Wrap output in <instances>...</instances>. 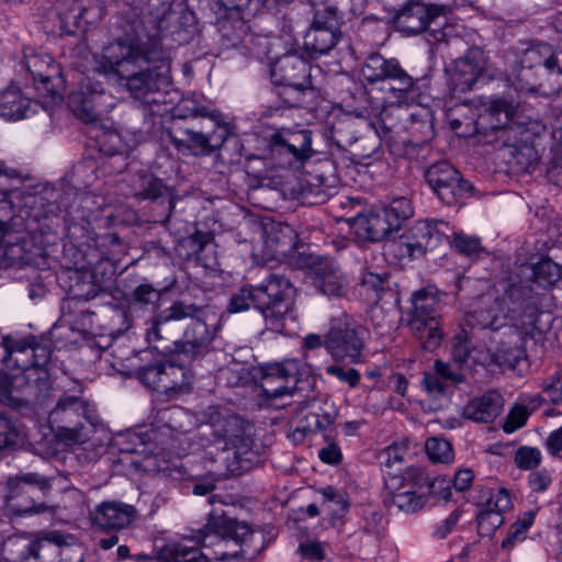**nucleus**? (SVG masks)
<instances>
[{
    "instance_id": "nucleus-1",
    "label": "nucleus",
    "mask_w": 562,
    "mask_h": 562,
    "mask_svg": "<svg viewBox=\"0 0 562 562\" xmlns=\"http://www.w3.org/2000/svg\"><path fill=\"white\" fill-rule=\"evenodd\" d=\"M113 218L111 209L97 204V198L90 194L76 195L65 210V237L76 249V268L67 274L63 311L82 325L91 324L94 313L79 307L80 303L108 295L106 290L125 254L119 235L106 232Z\"/></svg>"
},
{
    "instance_id": "nucleus-2",
    "label": "nucleus",
    "mask_w": 562,
    "mask_h": 562,
    "mask_svg": "<svg viewBox=\"0 0 562 562\" xmlns=\"http://www.w3.org/2000/svg\"><path fill=\"white\" fill-rule=\"evenodd\" d=\"M110 75L116 76L134 99L147 104L156 102L149 99L151 94L171 85L167 59L156 63L138 44L116 38L104 46L98 70L83 75L78 88L67 97L69 109L80 121L97 122L112 105L106 103L112 97L105 92L104 83L100 80Z\"/></svg>"
},
{
    "instance_id": "nucleus-3",
    "label": "nucleus",
    "mask_w": 562,
    "mask_h": 562,
    "mask_svg": "<svg viewBox=\"0 0 562 562\" xmlns=\"http://www.w3.org/2000/svg\"><path fill=\"white\" fill-rule=\"evenodd\" d=\"M256 532L245 521L229 516L226 512L213 509L206 524L194 530L182 541H171L157 549L158 562H226L251 560L260 548H251Z\"/></svg>"
},
{
    "instance_id": "nucleus-4",
    "label": "nucleus",
    "mask_w": 562,
    "mask_h": 562,
    "mask_svg": "<svg viewBox=\"0 0 562 562\" xmlns=\"http://www.w3.org/2000/svg\"><path fill=\"white\" fill-rule=\"evenodd\" d=\"M49 347L32 342L22 372L9 373L0 369V403L22 417H33L52 390L47 364Z\"/></svg>"
},
{
    "instance_id": "nucleus-5",
    "label": "nucleus",
    "mask_w": 562,
    "mask_h": 562,
    "mask_svg": "<svg viewBox=\"0 0 562 562\" xmlns=\"http://www.w3.org/2000/svg\"><path fill=\"white\" fill-rule=\"evenodd\" d=\"M203 314L204 307L176 300L151 318L150 326L146 328V341L151 345L168 340L164 335V327L169 322L191 318L182 338L167 345L172 350L173 357H178L189 368L193 361L215 350L213 342L217 328L211 329L202 317Z\"/></svg>"
},
{
    "instance_id": "nucleus-6",
    "label": "nucleus",
    "mask_w": 562,
    "mask_h": 562,
    "mask_svg": "<svg viewBox=\"0 0 562 562\" xmlns=\"http://www.w3.org/2000/svg\"><path fill=\"white\" fill-rule=\"evenodd\" d=\"M135 352L136 363L127 364L130 374L146 389L175 395L190 386L191 370L172 350L157 344Z\"/></svg>"
},
{
    "instance_id": "nucleus-7",
    "label": "nucleus",
    "mask_w": 562,
    "mask_h": 562,
    "mask_svg": "<svg viewBox=\"0 0 562 562\" xmlns=\"http://www.w3.org/2000/svg\"><path fill=\"white\" fill-rule=\"evenodd\" d=\"M313 133L310 130L283 128V198L306 199L310 195L326 198L324 180L317 176H306L305 168L315 155Z\"/></svg>"
},
{
    "instance_id": "nucleus-8",
    "label": "nucleus",
    "mask_w": 562,
    "mask_h": 562,
    "mask_svg": "<svg viewBox=\"0 0 562 562\" xmlns=\"http://www.w3.org/2000/svg\"><path fill=\"white\" fill-rule=\"evenodd\" d=\"M495 295L507 311L509 329L522 335H533L539 315V299L519 270L510 273L495 286Z\"/></svg>"
},
{
    "instance_id": "nucleus-9",
    "label": "nucleus",
    "mask_w": 562,
    "mask_h": 562,
    "mask_svg": "<svg viewBox=\"0 0 562 562\" xmlns=\"http://www.w3.org/2000/svg\"><path fill=\"white\" fill-rule=\"evenodd\" d=\"M52 479L38 472H20L10 475L5 483V507L12 516L25 517L40 514L54 515L56 507L46 498L53 490Z\"/></svg>"
},
{
    "instance_id": "nucleus-10",
    "label": "nucleus",
    "mask_w": 562,
    "mask_h": 562,
    "mask_svg": "<svg viewBox=\"0 0 562 562\" xmlns=\"http://www.w3.org/2000/svg\"><path fill=\"white\" fill-rule=\"evenodd\" d=\"M540 72L557 77V83L562 87V68L550 45L532 44L525 48L515 61L513 86L522 93H536L541 88L538 79Z\"/></svg>"
},
{
    "instance_id": "nucleus-11",
    "label": "nucleus",
    "mask_w": 562,
    "mask_h": 562,
    "mask_svg": "<svg viewBox=\"0 0 562 562\" xmlns=\"http://www.w3.org/2000/svg\"><path fill=\"white\" fill-rule=\"evenodd\" d=\"M412 306L406 313V325L420 341L425 350L438 348L443 338L439 314V299L429 289L416 291L412 296Z\"/></svg>"
},
{
    "instance_id": "nucleus-12",
    "label": "nucleus",
    "mask_w": 562,
    "mask_h": 562,
    "mask_svg": "<svg viewBox=\"0 0 562 562\" xmlns=\"http://www.w3.org/2000/svg\"><path fill=\"white\" fill-rule=\"evenodd\" d=\"M414 213L412 202L404 196L395 198L389 205L374 207L351 220V228L362 240L380 241L401 227Z\"/></svg>"
},
{
    "instance_id": "nucleus-13",
    "label": "nucleus",
    "mask_w": 562,
    "mask_h": 562,
    "mask_svg": "<svg viewBox=\"0 0 562 562\" xmlns=\"http://www.w3.org/2000/svg\"><path fill=\"white\" fill-rule=\"evenodd\" d=\"M281 274L270 273L258 285L244 284L232 293L226 311L229 314L258 310L271 324L281 319Z\"/></svg>"
},
{
    "instance_id": "nucleus-14",
    "label": "nucleus",
    "mask_w": 562,
    "mask_h": 562,
    "mask_svg": "<svg viewBox=\"0 0 562 562\" xmlns=\"http://www.w3.org/2000/svg\"><path fill=\"white\" fill-rule=\"evenodd\" d=\"M251 429L243 417L231 416L221 430L223 449L232 451L225 459L226 471L232 476H240L260 462V454L254 449Z\"/></svg>"
},
{
    "instance_id": "nucleus-15",
    "label": "nucleus",
    "mask_w": 562,
    "mask_h": 562,
    "mask_svg": "<svg viewBox=\"0 0 562 562\" xmlns=\"http://www.w3.org/2000/svg\"><path fill=\"white\" fill-rule=\"evenodd\" d=\"M448 223L443 221H416L397 238L389 241L387 250L400 260L418 259L448 238Z\"/></svg>"
},
{
    "instance_id": "nucleus-16",
    "label": "nucleus",
    "mask_w": 562,
    "mask_h": 562,
    "mask_svg": "<svg viewBox=\"0 0 562 562\" xmlns=\"http://www.w3.org/2000/svg\"><path fill=\"white\" fill-rule=\"evenodd\" d=\"M209 122V128L188 127L180 132L181 136L170 134L175 148L184 155L193 156H210L220 149L233 134L232 127L218 110H213L212 120Z\"/></svg>"
},
{
    "instance_id": "nucleus-17",
    "label": "nucleus",
    "mask_w": 562,
    "mask_h": 562,
    "mask_svg": "<svg viewBox=\"0 0 562 562\" xmlns=\"http://www.w3.org/2000/svg\"><path fill=\"white\" fill-rule=\"evenodd\" d=\"M137 516L136 507L122 501H102L95 505L89 513L91 527L109 535L99 540V547L103 550L112 549L119 542L117 532L131 527Z\"/></svg>"
},
{
    "instance_id": "nucleus-18",
    "label": "nucleus",
    "mask_w": 562,
    "mask_h": 562,
    "mask_svg": "<svg viewBox=\"0 0 562 562\" xmlns=\"http://www.w3.org/2000/svg\"><path fill=\"white\" fill-rule=\"evenodd\" d=\"M342 14L335 5H326L313 14L311 27L304 34V49L311 58L327 55L341 36Z\"/></svg>"
},
{
    "instance_id": "nucleus-19",
    "label": "nucleus",
    "mask_w": 562,
    "mask_h": 562,
    "mask_svg": "<svg viewBox=\"0 0 562 562\" xmlns=\"http://www.w3.org/2000/svg\"><path fill=\"white\" fill-rule=\"evenodd\" d=\"M21 66L25 69L33 82L36 92L43 98L52 101L63 99L66 89V79L61 72L60 65L49 54L24 53Z\"/></svg>"
},
{
    "instance_id": "nucleus-20",
    "label": "nucleus",
    "mask_w": 562,
    "mask_h": 562,
    "mask_svg": "<svg viewBox=\"0 0 562 562\" xmlns=\"http://www.w3.org/2000/svg\"><path fill=\"white\" fill-rule=\"evenodd\" d=\"M177 284V278H166L164 283H153L148 278L138 274L131 276L125 282V300L132 311H147L151 317L147 322L150 326L151 318L162 310L161 303L167 293Z\"/></svg>"
},
{
    "instance_id": "nucleus-21",
    "label": "nucleus",
    "mask_w": 562,
    "mask_h": 562,
    "mask_svg": "<svg viewBox=\"0 0 562 562\" xmlns=\"http://www.w3.org/2000/svg\"><path fill=\"white\" fill-rule=\"evenodd\" d=\"M367 329L349 323L333 324L325 336L324 347L337 361L363 362Z\"/></svg>"
},
{
    "instance_id": "nucleus-22",
    "label": "nucleus",
    "mask_w": 562,
    "mask_h": 562,
    "mask_svg": "<svg viewBox=\"0 0 562 562\" xmlns=\"http://www.w3.org/2000/svg\"><path fill=\"white\" fill-rule=\"evenodd\" d=\"M280 0H217L212 10L221 32L227 36L226 30L245 32L246 22L260 9L279 12Z\"/></svg>"
},
{
    "instance_id": "nucleus-23",
    "label": "nucleus",
    "mask_w": 562,
    "mask_h": 562,
    "mask_svg": "<svg viewBox=\"0 0 562 562\" xmlns=\"http://www.w3.org/2000/svg\"><path fill=\"white\" fill-rule=\"evenodd\" d=\"M132 187L136 200L149 201L158 209V218H155V222L162 225L170 222L177 203V194L172 187L151 172L137 173Z\"/></svg>"
},
{
    "instance_id": "nucleus-24",
    "label": "nucleus",
    "mask_w": 562,
    "mask_h": 562,
    "mask_svg": "<svg viewBox=\"0 0 562 562\" xmlns=\"http://www.w3.org/2000/svg\"><path fill=\"white\" fill-rule=\"evenodd\" d=\"M314 94L310 63L296 54L283 55V106H303Z\"/></svg>"
},
{
    "instance_id": "nucleus-25",
    "label": "nucleus",
    "mask_w": 562,
    "mask_h": 562,
    "mask_svg": "<svg viewBox=\"0 0 562 562\" xmlns=\"http://www.w3.org/2000/svg\"><path fill=\"white\" fill-rule=\"evenodd\" d=\"M156 35L160 40L170 38L176 45L189 44L198 32L192 11H178L172 3L162 2L154 18Z\"/></svg>"
},
{
    "instance_id": "nucleus-26",
    "label": "nucleus",
    "mask_w": 562,
    "mask_h": 562,
    "mask_svg": "<svg viewBox=\"0 0 562 562\" xmlns=\"http://www.w3.org/2000/svg\"><path fill=\"white\" fill-rule=\"evenodd\" d=\"M427 183L447 205H454L469 196L472 186L448 161L429 166L425 172Z\"/></svg>"
},
{
    "instance_id": "nucleus-27",
    "label": "nucleus",
    "mask_w": 562,
    "mask_h": 562,
    "mask_svg": "<svg viewBox=\"0 0 562 562\" xmlns=\"http://www.w3.org/2000/svg\"><path fill=\"white\" fill-rule=\"evenodd\" d=\"M518 103L506 97H493L485 104L475 109V119L469 134L497 137L499 131L515 115Z\"/></svg>"
},
{
    "instance_id": "nucleus-28",
    "label": "nucleus",
    "mask_w": 562,
    "mask_h": 562,
    "mask_svg": "<svg viewBox=\"0 0 562 562\" xmlns=\"http://www.w3.org/2000/svg\"><path fill=\"white\" fill-rule=\"evenodd\" d=\"M315 406H308L302 414H294L289 418L288 438L295 445L304 441L308 434L327 429L331 426L337 417V413L331 404L316 401Z\"/></svg>"
},
{
    "instance_id": "nucleus-29",
    "label": "nucleus",
    "mask_w": 562,
    "mask_h": 562,
    "mask_svg": "<svg viewBox=\"0 0 562 562\" xmlns=\"http://www.w3.org/2000/svg\"><path fill=\"white\" fill-rule=\"evenodd\" d=\"M311 384L303 380L296 360L283 361V411L286 417L302 414L308 406H315L314 395L305 394Z\"/></svg>"
},
{
    "instance_id": "nucleus-30",
    "label": "nucleus",
    "mask_w": 562,
    "mask_h": 562,
    "mask_svg": "<svg viewBox=\"0 0 562 562\" xmlns=\"http://www.w3.org/2000/svg\"><path fill=\"white\" fill-rule=\"evenodd\" d=\"M90 409L88 402L77 395L63 394L55 407L49 412V422L56 424L60 431L69 432L68 438L83 427V420L90 422Z\"/></svg>"
},
{
    "instance_id": "nucleus-31",
    "label": "nucleus",
    "mask_w": 562,
    "mask_h": 562,
    "mask_svg": "<svg viewBox=\"0 0 562 562\" xmlns=\"http://www.w3.org/2000/svg\"><path fill=\"white\" fill-rule=\"evenodd\" d=\"M442 13L441 7L408 0L395 11L393 21L400 32L413 35L426 31Z\"/></svg>"
},
{
    "instance_id": "nucleus-32",
    "label": "nucleus",
    "mask_w": 562,
    "mask_h": 562,
    "mask_svg": "<svg viewBox=\"0 0 562 562\" xmlns=\"http://www.w3.org/2000/svg\"><path fill=\"white\" fill-rule=\"evenodd\" d=\"M424 482H426L425 473L418 469H409L404 477H392L389 485L396 490L393 493V504L407 514L422 509L427 502L425 495L418 491Z\"/></svg>"
},
{
    "instance_id": "nucleus-33",
    "label": "nucleus",
    "mask_w": 562,
    "mask_h": 562,
    "mask_svg": "<svg viewBox=\"0 0 562 562\" xmlns=\"http://www.w3.org/2000/svg\"><path fill=\"white\" fill-rule=\"evenodd\" d=\"M496 139L501 140L504 146L512 148V156L522 168L527 169L537 161V151L530 145L531 135L529 131L520 123L515 122L514 116L499 131Z\"/></svg>"
},
{
    "instance_id": "nucleus-34",
    "label": "nucleus",
    "mask_w": 562,
    "mask_h": 562,
    "mask_svg": "<svg viewBox=\"0 0 562 562\" xmlns=\"http://www.w3.org/2000/svg\"><path fill=\"white\" fill-rule=\"evenodd\" d=\"M482 52L471 49L465 56L452 64L449 72V86L453 93L470 91L482 74Z\"/></svg>"
},
{
    "instance_id": "nucleus-35",
    "label": "nucleus",
    "mask_w": 562,
    "mask_h": 562,
    "mask_svg": "<svg viewBox=\"0 0 562 562\" xmlns=\"http://www.w3.org/2000/svg\"><path fill=\"white\" fill-rule=\"evenodd\" d=\"M494 293L483 294L477 303L476 307L468 313L467 323L470 326H476L480 328H491L498 330L509 324V316L507 311L501 304V302Z\"/></svg>"
},
{
    "instance_id": "nucleus-36",
    "label": "nucleus",
    "mask_w": 562,
    "mask_h": 562,
    "mask_svg": "<svg viewBox=\"0 0 562 562\" xmlns=\"http://www.w3.org/2000/svg\"><path fill=\"white\" fill-rule=\"evenodd\" d=\"M37 112V104L25 97L15 86L0 90V117L8 122H16L31 117Z\"/></svg>"
},
{
    "instance_id": "nucleus-37",
    "label": "nucleus",
    "mask_w": 562,
    "mask_h": 562,
    "mask_svg": "<svg viewBox=\"0 0 562 562\" xmlns=\"http://www.w3.org/2000/svg\"><path fill=\"white\" fill-rule=\"evenodd\" d=\"M504 406L503 395L494 390L472 398L463 408V416L476 423H492L502 413Z\"/></svg>"
},
{
    "instance_id": "nucleus-38",
    "label": "nucleus",
    "mask_w": 562,
    "mask_h": 562,
    "mask_svg": "<svg viewBox=\"0 0 562 562\" xmlns=\"http://www.w3.org/2000/svg\"><path fill=\"white\" fill-rule=\"evenodd\" d=\"M518 270L531 285L536 283L539 286L549 288L562 279V266L549 257H542L535 263L521 265Z\"/></svg>"
},
{
    "instance_id": "nucleus-39",
    "label": "nucleus",
    "mask_w": 562,
    "mask_h": 562,
    "mask_svg": "<svg viewBox=\"0 0 562 562\" xmlns=\"http://www.w3.org/2000/svg\"><path fill=\"white\" fill-rule=\"evenodd\" d=\"M249 373L252 381L260 386V397L263 405H269L271 400L281 397L280 383L269 387L273 382H278L281 379V362L252 367Z\"/></svg>"
},
{
    "instance_id": "nucleus-40",
    "label": "nucleus",
    "mask_w": 562,
    "mask_h": 562,
    "mask_svg": "<svg viewBox=\"0 0 562 562\" xmlns=\"http://www.w3.org/2000/svg\"><path fill=\"white\" fill-rule=\"evenodd\" d=\"M381 89L390 103L403 104L414 99L416 80L401 67L382 83Z\"/></svg>"
},
{
    "instance_id": "nucleus-41",
    "label": "nucleus",
    "mask_w": 562,
    "mask_h": 562,
    "mask_svg": "<svg viewBox=\"0 0 562 562\" xmlns=\"http://www.w3.org/2000/svg\"><path fill=\"white\" fill-rule=\"evenodd\" d=\"M401 67L402 65L396 58H385L381 54L374 53L366 59L361 72L370 83H384Z\"/></svg>"
},
{
    "instance_id": "nucleus-42",
    "label": "nucleus",
    "mask_w": 562,
    "mask_h": 562,
    "mask_svg": "<svg viewBox=\"0 0 562 562\" xmlns=\"http://www.w3.org/2000/svg\"><path fill=\"white\" fill-rule=\"evenodd\" d=\"M33 341V336L22 339H14L10 336L3 337L2 342L5 355L3 356L2 364L9 370L22 372L24 363L29 358Z\"/></svg>"
},
{
    "instance_id": "nucleus-43",
    "label": "nucleus",
    "mask_w": 562,
    "mask_h": 562,
    "mask_svg": "<svg viewBox=\"0 0 562 562\" xmlns=\"http://www.w3.org/2000/svg\"><path fill=\"white\" fill-rule=\"evenodd\" d=\"M312 12L311 4L304 0H297L288 7L283 14V33L286 32L291 38H295L299 31L310 22Z\"/></svg>"
},
{
    "instance_id": "nucleus-44",
    "label": "nucleus",
    "mask_w": 562,
    "mask_h": 562,
    "mask_svg": "<svg viewBox=\"0 0 562 562\" xmlns=\"http://www.w3.org/2000/svg\"><path fill=\"white\" fill-rule=\"evenodd\" d=\"M519 334L512 335L508 340L499 341L494 358L497 364L516 367L521 359L525 357V349L521 346V340L525 335L520 331Z\"/></svg>"
},
{
    "instance_id": "nucleus-45",
    "label": "nucleus",
    "mask_w": 562,
    "mask_h": 562,
    "mask_svg": "<svg viewBox=\"0 0 562 562\" xmlns=\"http://www.w3.org/2000/svg\"><path fill=\"white\" fill-rule=\"evenodd\" d=\"M58 548L46 540L23 543L19 552L20 562H56Z\"/></svg>"
},
{
    "instance_id": "nucleus-46",
    "label": "nucleus",
    "mask_w": 562,
    "mask_h": 562,
    "mask_svg": "<svg viewBox=\"0 0 562 562\" xmlns=\"http://www.w3.org/2000/svg\"><path fill=\"white\" fill-rule=\"evenodd\" d=\"M315 284L327 296L340 297L347 291V282L338 269H324L317 274Z\"/></svg>"
},
{
    "instance_id": "nucleus-47",
    "label": "nucleus",
    "mask_w": 562,
    "mask_h": 562,
    "mask_svg": "<svg viewBox=\"0 0 562 562\" xmlns=\"http://www.w3.org/2000/svg\"><path fill=\"white\" fill-rule=\"evenodd\" d=\"M97 145L100 154L110 158H120L122 164L115 168L116 172H122L126 166L128 158L125 146L122 143L121 136L117 133H103L97 138Z\"/></svg>"
},
{
    "instance_id": "nucleus-48",
    "label": "nucleus",
    "mask_w": 562,
    "mask_h": 562,
    "mask_svg": "<svg viewBox=\"0 0 562 562\" xmlns=\"http://www.w3.org/2000/svg\"><path fill=\"white\" fill-rule=\"evenodd\" d=\"M277 227H281V223H278L272 227L273 232H269L267 226L263 228V245L261 248V261H259V263L269 268H276L281 262V252L279 249V234L281 233V229Z\"/></svg>"
},
{
    "instance_id": "nucleus-49",
    "label": "nucleus",
    "mask_w": 562,
    "mask_h": 562,
    "mask_svg": "<svg viewBox=\"0 0 562 562\" xmlns=\"http://www.w3.org/2000/svg\"><path fill=\"white\" fill-rule=\"evenodd\" d=\"M537 509H530L522 513L517 520L509 527L506 538L502 542L503 549H512L517 542L526 538V533L533 525Z\"/></svg>"
},
{
    "instance_id": "nucleus-50",
    "label": "nucleus",
    "mask_w": 562,
    "mask_h": 562,
    "mask_svg": "<svg viewBox=\"0 0 562 562\" xmlns=\"http://www.w3.org/2000/svg\"><path fill=\"white\" fill-rule=\"evenodd\" d=\"M25 177L15 168L8 167L3 160H0V200H9L13 191L21 186Z\"/></svg>"
},
{
    "instance_id": "nucleus-51",
    "label": "nucleus",
    "mask_w": 562,
    "mask_h": 562,
    "mask_svg": "<svg viewBox=\"0 0 562 562\" xmlns=\"http://www.w3.org/2000/svg\"><path fill=\"white\" fill-rule=\"evenodd\" d=\"M425 448L430 460L435 462L448 463L453 459L451 443L443 438H429L426 441Z\"/></svg>"
},
{
    "instance_id": "nucleus-52",
    "label": "nucleus",
    "mask_w": 562,
    "mask_h": 562,
    "mask_svg": "<svg viewBox=\"0 0 562 562\" xmlns=\"http://www.w3.org/2000/svg\"><path fill=\"white\" fill-rule=\"evenodd\" d=\"M212 239L213 236L210 233L196 229L190 236L182 238L178 246L179 248H184L187 250L186 257L191 258L202 252Z\"/></svg>"
},
{
    "instance_id": "nucleus-53",
    "label": "nucleus",
    "mask_w": 562,
    "mask_h": 562,
    "mask_svg": "<svg viewBox=\"0 0 562 562\" xmlns=\"http://www.w3.org/2000/svg\"><path fill=\"white\" fill-rule=\"evenodd\" d=\"M213 110H209L205 105L200 104L195 100H182L176 108L173 115L178 119L189 117H206L212 120Z\"/></svg>"
},
{
    "instance_id": "nucleus-54",
    "label": "nucleus",
    "mask_w": 562,
    "mask_h": 562,
    "mask_svg": "<svg viewBox=\"0 0 562 562\" xmlns=\"http://www.w3.org/2000/svg\"><path fill=\"white\" fill-rule=\"evenodd\" d=\"M19 435L15 422L5 413H0V451L14 447Z\"/></svg>"
},
{
    "instance_id": "nucleus-55",
    "label": "nucleus",
    "mask_w": 562,
    "mask_h": 562,
    "mask_svg": "<svg viewBox=\"0 0 562 562\" xmlns=\"http://www.w3.org/2000/svg\"><path fill=\"white\" fill-rule=\"evenodd\" d=\"M408 456V446L405 442H396L386 447L380 454L381 464L391 469L395 465L400 468L404 464Z\"/></svg>"
},
{
    "instance_id": "nucleus-56",
    "label": "nucleus",
    "mask_w": 562,
    "mask_h": 562,
    "mask_svg": "<svg viewBox=\"0 0 562 562\" xmlns=\"http://www.w3.org/2000/svg\"><path fill=\"white\" fill-rule=\"evenodd\" d=\"M450 243L460 254L467 257H477L483 251L480 238L463 233H454Z\"/></svg>"
},
{
    "instance_id": "nucleus-57",
    "label": "nucleus",
    "mask_w": 562,
    "mask_h": 562,
    "mask_svg": "<svg viewBox=\"0 0 562 562\" xmlns=\"http://www.w3.org/2000/svg\"><path fill=\"white\" fill-rule=\"evenodd\" d=\"M529 412L520 403L515 404L508 412L504 424L503 430L506 434H512L517 429L524 427L529 418Z\"/></svg>"
},
{
    "instance_id": "nucleus-58",
    "label": "nucleus",
    "mask_w": 562,
    "mask_h": 562,
    "mask_svg": "<svg viewBox=\"0 0 562 562\" xmlns=\"http://www.w3.org/2000/svg\"><path fill=\"white\" fill-rule=\"evenodd\" d=\"M515 462L519 469L529 470L538 467L541 462V452L533 447H520L515 454Z\"/></svg>"
},
{
    "instance_id": "nucleus-59",
    "label": "nucleus",
    "mask_w": 562,
    "mask_h": 562,
    "mask_svg": "<svg viewBox=\"0 0 562 562\" xmlns=\"http://www.w3.org/2000/svg\"><path fill=\"white\" fill-rule=\"evenodd\" d=\"M513 507V501L509 492L506 488H498L495 492L491 493L487 502L486 508L495 510L497 513H505Z\"/></svg>"
},
{
    "instance_id": "nucleus-60",
    "label": "nucleus",
    "mask_w": 562,
    "mask_h": 562,
    "mask_svg": "<svg viewBox=\"0 0 562 562\" xmlns=\"http://www.w3.org/2000/svg\"><path fill=\"white\" fill-rule=\"evenodd\" d=\"M326 373L330 376L347 383L350 387H356L360 382V373L357 369H345L340 366H329L326 368Z\"/></svg>"
},
{
    "instance_id": "nucleus-61",
    "label": "nucleus",
    "mask_w": 562,
    "mask_h": 562,
    "mask_svg": "<svg viewBox=\"0 0 562 562\" xmlns=\"http://www.w3.org/2000/svg\"><path fill=\"white\" fill-rule=\"evenodd\" d=\"M422 385L429 395L435 397L446 395L448 390L445 381L441 380L435 370L434 372H427L424 374Z\"/></svg>"
},
{
    "instance_id": "nucleus-62",
    "label": "nucleus",
    "mask_w": 562,
    "mask_h": 562,
    "mask_svg": "<svg viewBox=\"0 0 562 562\" xmlns=\"http://www.w3.org/2000/svg\"><path fill=\"white\" fill-rule=\"evenodd\" d=\"M434 370L445 381L448 387L463 382L464 376L460 371L452 370L449 363L441 360H436L434 363Z\"/></svg>"
},
{
    "instance_id": "nucleus-63",
    "label": "nucleus",
    "mask_w": 562,
    "mask_h": 562,
    "mask_svg": "<svg viewBox=\"0 0 562 562\" xmlns=\"http://www.w3.org/2000/svg\"><path fill=\"white\" fill-rule=\"evenodd\" d=\"M427 485L429 494L443 501L451 498V481L443 476L435 477L431 482H424Z\"/></svg>"
},
{
    "instance_id": "nucleus-64",
    "label": "nucleus",
    "mask_w": 562,
    "mask_h": 562,
    "mask_svg": "<svg viewBox=\"0 0 562 562\" xmlns=\"http://www.w3.org/2000/svg\"><path fill=\"white\" fill-rule=\"evenodd\" d=\"M542 392L546 393L553 404L562 403V378L560 373H554L546 379L541 385Z\"/></svg>"
}]
</instances>
